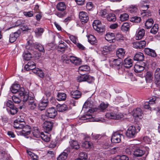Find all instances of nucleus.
<instances>
[{
  "label": "nucleus",
  "mask_w": 160,
  "mask_h": 160,
  "mask_svg": "<svg viewBox=\"0 0 160 160\" xmlns=\"http://www.w3.org/2000/svg\"><path fill=\"white\" fill-rule=\"evenodd\" d=\"M130 27V25L127 22H125L122 25L121 29L123 31H127L129 29Z\"/></svg>",
  "instance_id": "nucleus-40"
},
{
  "label": "nucleus",
  "mask_w": 160,
  "mask_h": 160,
  "mask_svg": "<svg viewBox=\"0 0 160 160\" xmlns=\"http://www.w3.org/2000/svg\"><path fill=\"white\" fill-rule=\"evenodd\" d=\"M68 49V47L67 44L63 41H61L58 47V51L64 52Z\"/></svg>",
  "instance_id": "nucleus-14"
},
{
  "label": "nucleus",
  "mask_w": 160,
  "mask_h": 160,
  "mask_svg": "<svg viewBox=\"0 0 160 160\" xmlns=\"http://www.w3.org/2000/svg\"><path fill=\"white\" fill-rule=\"evenodd\" d=\"M128 15L127 13H124L120 16V20L122 21H124L127 20L128 18Z\"/></svg>",
  "instance_id": "nucleus-55"
},
{
  "label": "nucleus",
  "mask_w": 160,
  "mask_h": 160,
  "mask_svg": "<svg viewBox=\"0 0 160 160\" xmlns=\"http://www.w3.org/2000/svg\"><path fill=\"white\" fill-rule=\"evenodd\" d=\"M79 18L82 22H87L89 19V17L87 13L85 12H79Z\"/></svg>",
  "instance_id": "nucleus-9"
},
{
  "label": "nucleus",
  "mask_w": 160,
  "mask_h": 160,
  "mask_svg": "<svg viewBox=\"0 0 160 160\" xmlns=\"http://www.w3.org/2000/svg\"><path fill=\"white\" fill-rule=\"evenodd\" d=\"M81 75L78 76L77 78V80L78 82H82L86 81V74H82H82H80Z\"/></svg>",
  "instance_id": "nucleus-47"
},
{
  "label": "nucleus",
  "mask_w": 160,
  "mask_h": 160,
  "mask_svg": "<svg viewBox=\"0 0 160 160\" xmlns=\"http://www.w3.org/2000/svg\"><path fill=\"white\" fill-rule=\"evenodd\" d=\"M134 147L135 146L134 145H131L126 148L125 152L128 154H130Z\"/></svg>",
  "instance_id": "nucleus-46"
},
{
  "label": "nucleus",
  "mask_w": 160,
  "mask_h": 160,
  "mask_svg": "<svg viewBox=\"0 0 160 160\" xmlns=\"http://www.w3.org/2000/svg\"><path fill=\"white\" fill-rule=\"evenodd\" d=\"M138 132L136 127L134 126H130L126 133V136L130 138H133L135 137Z\"/></svg>",
  "instance_id": "nucleus-4"
},
{
  "label": "nucleus",
  "mask_w": 160,
  "mask_h": 160,
  "mask_svg": "<svg viewBox=\"0 0 160 160\" xmlns=\"http://www.w3.org/2000/svg\"><path fill=\"white\" fill-rule=\"evenodd\" d=\"M85 77H86V81L87 82L89 83H91L93 82L94 80V78L93 77L88 74H86Z\"/></svg>",
  "instance_id": "nucleus-54"
},
{
  "label": "nucleus",
  "mask_w": 160,
  "mask_h": 160,
  "mask_svg": "<svg viewBox=\"0 0 160 160\" xmlns=\"http://www.w3.org/2000/svg\"><path fill=\"white\" fill-rule=\"evenodd\" d=\"M144 52L145 53L150 56L152 57L156 56V54L154 50L149 48H145L144 49Z\"/></svg>",
  "instance_id": "nucleus-21"
},
{
  "label": "nucleus",
  "mask_w": 160,
  "mask_h": 160,
  "mask_svg": "<svg viewBox=\"0 0 160 160\" xmlns=\"http://www.w3.org/2000/svg\"><path fill=\"white\" fill-rule=\"evenodd\" d=\"M141 20V18L139 17L134 16L131 18L130 21L137 23H139Z\"/></svg>",
  "instance_id": "nucleus-52"
},
{
  "label": "nucleus",
  "mask_w": 160,
  "mask_h": 160,
  "mask_svg": "<svg viewBox=\"0 0 160 160\" xmlns=\"http://www.w3.org/2000/svg\"><path fill=\"white\" fill-rule=\"evenodd\" d=\"M114 37V34L111 32L107 33L105 37V39L108 41H110L112 40Z\"/></svg>",
  "instance_id": "nucleus-41"
},
{
  "label": "nucleus",
  "mask_w": 160,
  "mask_h": 160,
  "mask_svg": "<svg viewBox=\"0 0 160 160\" xmlns=\"http://www.w3.org/2000/svg\"><path fill=\"white\" fill-rule=\"evenodd\" d=\"M92 26L93 29L98 32H103L105 30V26L102 25L100 21L95 20L93 23Z\"/></svg>",
  "instance_id": "nucleus-2"
},
{
  "label": "nucleus",
  "mask_w": 160,
  "mask_h": 160,
  "mask_svg": "<svg viewBox=\"0 0 160 160\" xmlns=\"http://www.w3.org/2000/svg\"><path fill=\"white\" fill-rule=\"evenodd\" d=\"M122 60L120 59H114L111 62L110 65V66H112V67L116 69L119 70L122 69Z\"/></svg>",
  "instance_id": "nucleus-5"
},
{
  "label": "nucleus",
  "mask_w": 160,
  "mask_h": 160,
  "mask_svg": "<svg viewBox=\"0 0 160 160\" xmlns=\"http://www.w3.org/2000/svg\"><path fill=\"white\" fill-rule=\"evenodd\" d=\"M116 38L118 40H124L125 38L121 33H118L116 35Z\"/></svg>",
  "instance_id": "nucleus-64"
},
{
  "label": "nucleus",
  "mask_w": 160,
  "mask_h": 160,
  "mask_svg": "<svg viewBox=\"0 0 160 160\" xmlns=\"http://www.w3.org/2000/svg\"><path fill=\"white\" fill-rule=\"evenodd\" d=\"M81 92L78 90L72 91L71 92L72 97L76 99H77L80 98L81 97Z\"/></svg>",
  "instance_id": "nucleus-20"
},
{
  "label": "nucleus",
  "mask_w": 160,
  "mask_h": 160,
  "mask_svg": "<svg viewBox=\"0 0 160 160\" xmlns=\"http://www.w3.org/2000/svg\"><path fill=\"white\" fill-rule=\"evenodd\" d=\"M23 117V116H19L17 117V119L15 120L14 122H23L24 123H25Z\"/></svg>",
  "instance_id": "nucleus-63"
},
{
  "label": "nucleus",
  "mask_w": 160,
  "mask_h": 160,
  "mask_svg": "<svg viewBox=\"0 0 160 160\" xmlns=\"http://www.w3.org/2000/svg\"><path fill=\"white\" fill-rule=\"evenodd\" d=\"M48 100L47 99L45 100H43L41 101L38 104V108L41 110H44L48 105Z\"/></svg>",
  "instance_id": "nucleus-15"
},
{
  "label": "nucleus",
  "mask_w": 160,
  "mask_h": 160,
  "mask_svg": "<svg viewBox=\"0 0 160 160\" xmlns=\"http://www.w3.org/2000/svg\"><path fill=\"white\" fill-rule=\"evenodd\" d=\"M153 23V21L152 18L148 19L147 20L145 24V27L147 29L150 28L152 27Z\"/></svg>",
  "instance_id": "nucleus-31"
},
{
  "label": "nucleus",
  "mask_w": 160,
  "mask_h": 160,
  "mask_svg": "<svg viewBox=\"0 0 160 160\" xmlns=\"http://www.w3.org/2000/svg\"><path fill=\"white\" fill-rule=\"evenodd\" d=\"M125 53V51L124 49L122 48H120L117 51L116 54L119 58L121 59L124 57Z\"/></svg>",
  "instance_id": "nucleus-18"
},
{
  "label": "nucleus",
  "mask_w": 160,
  "mask_h": 160,
  "mask_svg": "<svg viewBox=\"0 0 160 160\" xmlns=\"http://www.w3.org/2000/svg\"><path fill=\"white\" fill-rule=\"evenodd\" d=\"M108 14L106 9L102 10L99 13V15L102 18L106 17L107 18Z\"/></svg>",
  "instance_id": "nucleus-48"
},
{
  "label": "nucleus",
  "mask_w": 160,
  "mask_h": 160,
  "mask_svg": "<svg viewBox=\"0 0 160 160\" xmlns=\"http://www.w3.org/2000/svg\"><path fill=\"white\" fill-rule=\"evenodd\" d=\"M57 114V111L56 109L53 107L48 108L46 112V116L50 118H54Z\"/></svg>",
  "instance_id": "nucleus-7"
},
{
  "label": "nucleus",
  "mask_w": 160,
  "mask_h": 160,
  "mask_svg": "<svg viewBox=\"0 0 160 160\" xmlns=\"http://www.w3.org/2000/svg\"><path fill=\"white\" fill-rule=\"evenodd\" d=\"M61 61L64 64H69L71 63L75 65L81 64V60L80 58L72 55L64 54L61 57Z\"/></svg>",
  "instance_id": "nucleus-1"
},
{
  "label": "nucleus",
  "mask_w": 160,
  "mask_h": 160,
  "mask_svg": "<svg viewBox=\"0 0 160 160\" xmlns=\"http://www.w3.org/2000/svg\"><path fill=\"white\" fill-rule=\"evenodd\" d=\"M25 123L23 122H14L13 123V127L16 129L20 130L22 129L25 125Z\"/></svg>",
  "instance_id": "nucleus-30"
},
{
  "label": "nucleus",
  "mask_w": 160,
  "mask_h": 160,
  "mask_svg": "<svg viewBox=\"0 0 160 160\" xmlns=\"http://www.w3.org/2000/svg\"><path fill=\"white\" fill-rule=\"evenodd\" d=\"M145 31L144 29H141L137 31L135 35L136 39L137 40L141 39L144 36Z\"/></svg>",
  "instance_id": "nucleus-16"
},
{
  "label": "nucleus",
  "mask_w": 160,
  "mask_h": 160,
  "mask_svg": "<svg viewBox=\"0 0 160 160\" xmlns=\"http://www.w3.org/2000/svg\"><path fill=\"white\" fill-rule=\"evenodd\" d=\"M128 10L131 14H136L138 11V6L136 5H131L128 8Z\"/></svg>",
  "instance_id": "nucleus-13"
},
{
  "label": "nucleus",
  "mask_w": 160,
  "mask_h": 160,
  "mask_svg": "<svg viewBox=\"0 0 160 160\" xmlns=\"http://www.w3.org/2000/svg\"><path fill=\"white\" fill-rule=\"evenodd\" d=\"M36 48L38 49L39 51L42 52H44V50L43 46L40 44H37L36 45Z\"/></svg>",
  "instance_id": "nucleus-61"
},
{
  "label": "nucleus",
  "mask_w": 160,
  "mask_h": 160,
  "mask_svg": "<svg viewBox=\"0 0 160 160\" xmlns=\"http://www.w3.org/2000/svg\"><path fill=\"white\" fill-rule=\"evenodd\" d=\"M112 51V48L110 46H104L101 50V52L102 54L106 55Z\"/></svg>",
  "instance_id": "nucleus-32"
},
{
  "label": "nucleus",
  "mask_w": 160,
  "mask_h": 160,
  "mask_svg": "<svg viewBox=\"0 0 160 160\" xmlns=\"http://www.w3.org/2000/svg\"><path fill=\"white\" fill-rule=\"evenodd\" d=\"M28 105L29 108L31 109H34L36 107V104L34 102V100L32 98L31 100L28 101Z\"/></svg>",
  "instance_id": "nucleus-42"
},
{
  "label": "nucleus",
  "mask_w": 160,
  "mask_h": 160,
  "mask_svg": "<svg viewBox=\"0 0 160 160\" xmlns=\"http://www.w3.org/2000/svg\"><path fill=\"white\" fill-rule=\"evenodd\" d=\"M57 110L59 112H63L68 109V107L66 104L58 105L57 106Z\"/></svg>",
  "instance_id": "nucleus-33"
},
{
  "label": "nucleus",
  "mask_w": 160,
  "mask_h": 160,
  "mask_svg": "<svg viewBox=\"0 0 160 160\" xmlns=\"http://www.w3.org/2000/svg\"><path fill=\"white\" fill-rule=\"evenodd\" d=\"M19 33L18 32L11 33L10 35L9 41L11 42H13L16 41L17 38L19 37Z\"/></svg>",
  "instance_id": "nucleus-23"
},
{
  "label": "nucleus",
  "mask_w": 160,
  "mask_h": 160,
  "mask_svg": "<svg viewBox=\"0 0 160 160\" xmlns=\"http://www.w3.org/2000/svg\"><path fill=\"white\" fill-rule=\"evenodd\" d=\"M32 133L34 136L37 138H40L41 134V132L39 131L38 128L37 127H35L33 128Z\"/></svg>",
  "instance_id": "nucleus-34"
},
{
  "label": "nucleus",
  "mask_w": 160,
  "mask_h": 160,
  "mask_svg": "<svg viewBox=\"0 0 160 160\" xmlns=\"http://www.w3.org/2000/svg\"><path fill=\"white\" fill-rule=\"evenodd\" d=\"M23 14L24 16L27 17H31L33 15V12L32 11L24 12H23Z\"/></svg>",
  "instance_id": "nucleus-62"
},
{
  "label": "nucleus",
  "mask_w": 160,
  "mask_h": 160,
  "mask_svg": "<svg viewBox=\"0 0 160 160\" xmlns=\"http://www.w3.org/2000/svg\"><path fill=\"white\" fill-rule=\"evenodd\" d=\"M22 130L19 131H16L19 132L20 135H22L24 136L29 135L31 131V127L28 125H24L23 127L22 128Z\"/></svg>",
  "instance_id": "nucleus-8"
},
{
  "label": "nucleus",
  "mask_w": 160,
  "mask_h": 160,
  "mask_svg": "<svg viewBox=\"0 0 160 160\" xmlns=\"http://www.w3.org/2000/svg\"><path fill=\"white\" fill-rule=\"evenodd\" d=\"M88 42L92 44H94L97 42L96 39L92 35H90L88 36Z\"/></svg>",
  "instance_id": "nucleus-36"
},
{
  "label": "nucleus",
  "mask_w": 160,
  "mask_h": 160,
  "mask_svg": "<svg viewBox=\"0 0 160 160\" xmlns=\"http://www.w3.org/2000/svg\"><path fill=\"white\" fill-rule=\"evenodd\" d=\"M107 20L109 22H115L116 20V18L114 14L109 13L108 14L107 17Z\"/></svg>",
  "instance_id": "nucleus-37"
},
{
  "label": "nucleus",
  "mask_w": 160,
  "mask_h": 160,
  "mask_svg": "<svg viewBox=\"0 0 160 160\" xmlns=\"http://www.w3.org/2000/svg\"><path fill=\"white\" fill-rule=\"evenodd\" d=\"M143 54L141 52L137 53L134 56L133 59L135 61H142L144 59Z\"/></svg>",
  "instance_id": "nucleus-25"
},
{
  "label": "nucleus",
  "mask_w": 160,
  "mask_h": 160,
  "mask_svg": "<svg viewBox=\"0 0 160 160\" xmlns=\"http://www.w3.org/2000/svg\"><path fill=\"white\" fill-rule=\"evenodd\" d=\"M125 78H129L131 81H134L136 80V79L133 76L132 73L130 72H127L126 74Z\"/></svg>",
  "instance_id": "nucleus-53"
},
{
  "label": "nucleus",
  "mask_w": 160,
  "mask_h": 160,
  "mask_svg": "<svg viewBox=\"0 0 160 160\" xmlns=\"http://www.w3.org/2000/svg\"><path fill=\"white\" fill-rule=\"evenodd\" d=\"M20 85L18 84H14L12 85L10 90L12 93H16L19 90Z\"/></svg>",
  "instance_id": "nucleus-28"
},
{
  "label": "nucleus",
  "mask_w": 160,
  "mask_h": 160,
  "mask_svg": "<svg viewBox=\"0 0 160 160\" xmlns=\"http://www.w3.org/2000/svg\"><path fill=\"white\" fill-rule=\"evenodd\" d=\"M18 108L14 106L12 108H10V112L12 115H13L16 114L18 112Z\"/></svg>",
  "instance_id": "nucleus-60"
},
{
  "label": "nucleus",
  "mask_w": 160,
  "mask_h": 160,
  "mask_svg": "<svg viewBox=\"0 0 160 160\" xmlns=\"http://www.w3.org/2000/svg\"><path fill=\"white\" fill-rule=\"evenodd\" d=\"M159 27L158 25L155 24L152 28L150 32L152 34H156L158 31Z\"/></svg>",
  "instance_id": "nucleus-43"
},
{
  "label": "nucleus",
  "mask_w": 160,
  "mask_h": 160,
  "mask_svg": "<svg viewBox=\"0 0 160 160\" xmlns=\"http://www.w3.org/2000/svg\"><path fill=\"white\" fill-rule=\"evenodd\" d=\"M82 146L86 148H91V143L89 142L86 141L83 143Z\"/></svg>",
  "instance_id": "nucleus-58"
},
{
  "label": "nucleus",
  "mask_w": 160,
  "mask_h": 160,
  "mask_svg": "<svg viewBox=\"0 0 160 160\" xmlns=\"http://www.w3.org/2000/svg\"><path fill=\"white\" fill-rule=\"evenodd\" d=\"M122 137H123V135L120 134L118 132H114L112 137L111 141L114 143H118L121 141Z\"/></svg>",
  "instance_id": "nucleus-6"
},
{
  "label": "nucleus",
  "mask_w": 160,
  "mask_h": 160,
  "mask_svg": "<svg viewBox=\"0 0 160 160\" xmlns=\"http://www.w3.org/2000/svg\"><path fill=\"white\" fill-rule=\"evenodd\" d=\"M145 66V63L143 62L142 63L141 65L138 64H136L134 66V70L136 72H140L144 69Z\"/></svg>",
  "instance_id": "nucleus-12"
},
{
  "label": "nucleus",
  "mask_w": 160,
  "mask_h": 160,
  "mask_svg": "<svg viewBox=\"0 0 160 160\" xmlns=\"http://www.w3.org/2000/svg\"><path fill=\"white\" fill-rule=\"evenodd\" d=\"M133 112V115L134 117H138L140 118H142V112L141 108H136L135 110H134Z\"/></svg>",
  "instance_id": "nucleus-22"
},
{
  "label": "nucleus",
  "mask_w": 160,
  "mask_h": 160,
  "mask_svg": "<svg viewBox=\"0 0 160 160\" xmlns=\"http://www.w3.org/2000/svg\"><path fill=\"white\" fill-rule=\"evenodd\" d=\"M66 8V5L64 2H60L57 5V8L58 11L62 12L64 11Z\"/></svg>",
  "instance_id": "nucleus-26"
},
{
  "label": "nucleus",
  "mask_w": 160,
  "mask_h": 160,
  "mask_svg": "<svg viewBox=\"0 0 160 160\" xmlns=\"http://www.w3.org/2000/svg\"><path fill=\"white\" fill-rule=\"evenodd\" d=\"M40 137L43 141L46 142H48L50 140V138L47 135L45 134L42 132H41Z\"/></svg>",
  "instance_id": "nucleus-49"
},
{
  "label": "nucleus",
  "mask_w": 160,
  "mask_h": 160,
  "mask_svg": "<svg viewBox=\"0 0 160 160\" xmlns=\"http://www.w3.org/2000/svg\"><path fill=\"white\" fill-rule=\"evenodd\" d=\"M53 126V123L51 121H45L43 123V128L47 131H51Z\"/></svg>",
  "instance_id": "nucleus-11"
},
{
  "label": "nucleus",
  "mask_w": 160,
  "mask_h": 160,
  "mask_svg": "<svg viewBox=\"0 0 160 160\" xmlns=\"http://www.w3.org/2000/svg\"><path fill=\"white\" fill-rule=\"evenodd\" d=\"M27 153L30 157L33 158V160H37L38 159V156L34 153L29 151H27Z\"/></svg>",
  "instance_id": "nucleus-57"
},
{
  "label": "nucleus",
  "mask_w": 160,
  "mask_h": 160,
  "mask_svg": "<svg viewBox=\"0 0 160 160\" xmlns=\"http://www.w3.org/2000/svg\"><path fill=\"white\" fill-rule=\"evenodd\" d=\"M43 29L41 28H36L35 31L36 34L38 36L41 35L43 32Z\"/></svg>",
  "instance_id": "nucleus-56"
},
{
  "label": "nucleus",
  "mask_w": 160,
  "mask_h": 160,
  "mask_svg": "<svg viewBox=\"0 0 160 160\" xmlns=\"http://www.w3.org/2000/svg\"><path fill=\"white\" fill-rule=\"evenodd\" d=\"M145 151L140 148H137L133 152V155L136 157H142L145 153Z\"/></svg>",
  "instance_id": "nucleus-19"
},
{
  "label": "nucleus",
  "mask_w": 160,
  "mask_h": 160,
  "mask_svg": "<svg viewBox=\"0 0 160 160\" xmlns=\"http://www.w3.org/2000/svg\"><path fill=\"white\" fill-rule=\"evenodd\" d=\"M67 97L66 94L64 92H58L57 96V99L58 101H63Z\"/></svg>",
  "instance_id": "nucleus-27"
},
{
  "label": "nucleus",
  "mask_w": 160,
  "mask_h": 160,
  "mask_svg": "<svg viewBox=\"0 0 160 160\" xmlns=\"http://www.w3.org/2000/svg\"><path fill=\"white\" fill-rule=\"evenodd\" d=\"M32 57L31 53L28 51L25 52L24 54V59L27 61L30 60Z\"/></svg>",
  "instance_id": "nucleus-44"
},
{
  "label": "nucleus",
  "mask_w": 160,
  "mask_h": 160,
  "mask_svg": "<svg viewBox=\"0 0 160 160\" xmlns=\"http://www.w3.org/2000/svg\"><path fill=\"white\" fill-rule=\"evenodd\" d=\"M35 67L36 64L34 62L32 61H30L25 66L24 68L26 70L28 71L34 69Z\"/></svg>",
  "instance_id": "nucleus-17"
},
{
  "label": "nucleus",
  "mask_w": 160,
  "mask_h": 160,
  "mask_svg": "<svg viewBox=\"0 0 160 160\" xmlns=\"http://www.w3.org/2000/svg\"><path fill=\"white\" fill-rule=\"evenodd\" d=\"M154 76L155 78L158 79L160 78V68H157L155 71Z\"/></svg>",
  "instance_id": "nucleus-59"
},
{
  "label": "nucleus",
  "mask_w": 160,
  "mask_h": 160,
  "mask_svg": "<svg viewBox=\"0 0 160 160\" xmlns=\"http://www.w3.org/2000/svg\"><path fill=\"white\" fill-rule=\"evenodd\" d=\"M146 42L144 40L138 41L133 43V47L136 48H144L146 46Z\"/></svg>",
  "instance_id": "nucleus-10"
},
{
  "label": "nucleus",
  "mask_w": 160,
  "mask_h": 160,
  "mask_svg": "<svg viewBox=\"0 0 160 160\" xmlns=\"http://www.w3.org/2000/svg\"><path fill=\"white\" fill-rule=\"evenodd\" d=\"M108 103L102 102L98 107V109L101 111L103 112L108 106Z\"/></svg>",
  "instance_id": "nucleus-45"
},
{
  "label": "nucleus",
  "mask_w": 160,
  "mask_h": 160,
  "mask_svg": "<svg viewBox=\"0 0 160 160\" xmlns=\"http://www.w3.org/2000/svg\"><path fill=\"white\" fill-rule=\"evenodd\" d=\"M106 117L108 119H119L122 118L123 117V115L120 112H113L107 113L106 115Z\"/></svg>",
  "instance_id": "nucleus-3"
},
{
  "label": "nucleus",
  "mask_w": 160,
  "mask_h": 160,
  "mask_svg": "<svg viewBox=\"0 0 160 160\" xmlns=\"http://www.w3.org/2000/svg\"><path fill=\"white\" fill-rule=\"evenodd\" d=\"M146 81L148 82H150L152 79V74L151 72H147L145 76Z\"/></svg>",
  "instance_id": "nucleus-38"
},
{
  "label": "nucleus",
  "mask_w": 160,
  "mask_h": 160,
  "mask_svg": "<svg viewBox=\"0 0 160 160\" xmlns=\"http://www.w3.org/2000/svg\"><path fill=\"white\" fill-rule=\"evenodd\" d=\"M88 158L87 155L84 152H81L79 154V158L81 160H87Z\"/></svg>",
  "instance_id": "nucleus-50"
},
{
  "label": "nucleus",
  "mask_w": 160,
  "mask_h": 160,
  "mask_svg": "<svg viewBox=\"0 0 160 160\" xmlns=\"http://www.w3.org/2000/svg\"><path fill=\"white\" fill-rule=\"evenodd\" d=\"M116 159H114L113 160H129V159L128 157L125 155L122 156H118L116 158Z\"/></svg>",
  "instance_id": "nucleus-51"
},
{
  "label": "nucleus",
  "mask_w": 160,
  "mask_h": 160,
  "mask_svg": "<svg viewBox=\"0 0 160 160\" xmlns=\"http://www.w3.org/2000/svg\"><path fill=\"white\" fill-rule=\"evenodd\" d=\"M90 69V68L89 67H88L87 65H83L80 66L79 68L78 69V72L80 74H82V72H86L87 71L89 70Z\"/></svg>",
  "instance_id": "nucleus-35"
},
{
  "label": "nucleus",
  "mask_w": 160,
  "mask_h": 160,
  "mask_svg": "<svg viewBox=\"0 0 160 160\" xmlns=\"http://www.w3.org/2000/svg\"><path fill=\"white\" fill-rule=\"evenodd\" d=\"M124 66L127 68H129L132 65V60L130 58H126L123 63Z\"/></svg>",
  "instance_id": "nucleus-24"
},
{
  "label": "nucleus",
  "mask_w": 160,
  "mask_h": 160,
  "mask_svg": "<svg viewBox=\"0 0 160 160\" xmlns=\"http://www.w3.org/2000/svg\"><path fill=\"white\" fill-rule=\"evenodd\" d=\"M68 154L65 152L62 153L58 157L57 160H66Z\"/></svg>",
  "instance_id": "nucleus-39"
},
{
  "label": "nucleus",
  "mask_w": 160,
  "mask_h": 160,
  "mask_svg": "<svg viewBox=\"0 0 160 160\" xmlns=\"http://www.w3.org/2000/svg\"><path fill=\"white\" fill-rule=\"evenodd\" d=\"M69 143L70 146L72 148L78 149L80 148L78 142L75 140H71L69 142Z\"/></svg>",
  "instance_id": "nucleus-29"
}]
</instances>
